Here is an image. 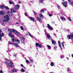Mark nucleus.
<instances>
[{
	"instance_id": "f257e3e1",
	"label": "nucleus",
	"mask_w": 73,
	"mask_h": 73,
	"mask_svg": "<svg viewBox=\"0 0 73 73\" xmlns=\"http://www.w3.org/2000/svg\"><path fill=\"white\" fill-rule=\"evenodd\" d=\"M7 62H5L6 64H7V65L9 66L11 68H13V64L11 61L9 62V60H7Z\"/></svg>"
},
{
	"instance_id": "f03ea898",
	"label": "nucleus",
	"mask_w": 73,
	"mask_h": 73,
	"mask_svg": "<svg viewBox=\"0 0 73 73\" xmlns=\"http://www.w3.org/2000/svg\"><path fill=\"white\" fill-rule=\"evenodd\" d=\"M7 13L8 15L10 16H13V13L12 12L9 11H7Z\"/></svg>"
},
{
	"instance_id": "7ed1b4c3",
	"label": "nucleus",
	"mask_w": 73,
	"mask_h": 73,
	"mask_svg": "<svg viewBox=\"0 0 73 73\" xmlns=\"http://www.w3.org/2000/svg\"><path fill=\"white\" fill-rule=\"evenodd\" d=\"M12 42H16V41H17L19 44H20V40L19 39H17V40L15 38H13L11 39Z\"/></svg>"
},
{
	"instance_id": "20e7f679",
	"label": "nucleus",
	"mask_w": 73,
	"mask_h": 73,
	"mask_svg": "<svg viewBox=\"0 0 73 73\" xmlns=\"http://www.w3.org/2000/svg\"><path fill=\"white\" fill-rule=\"evenodd\" d=\"M35 45L36 46H38V47H39L40 48L42 47V45L41 44H39L38 43H36L35 44Z\"/></svg>"
},
{
	"instance_id": "39448f33",
	"label": "nucleus",
	"mask_w": 73,
	"mask_h": 73,
	"mask_svg": "<svg viewBox=\"0 0 73 73\" xmlns=\"http://www.w3.org/2000/svg\"><path fill=\"white\" fill-rule=\"evenodd\" d=\"M14 7L15 9H19V8H20V5H15Z\"/></svg>"
},
{
	"instance_id": "423d86ee",
	"label": "nucleus",
	"mask_w": 73,
	"mask_h": 73,
	"mask_svg": "<svg viewBox=\"0 0 73 73\" xmlns=\"http://www.w3.org/2000/svg\"><path fill=\"white\" fill-rule=\"evenodd\" d=\"M4 18L5 19V20H8V21H9V16L8 15H7L5 16L4 17Z\"/></svg>"
},
{
	"instance_id": "0eeeda50",
	"label": "nucleus",
	"mask_w": 73,
	"mask_h": 73,
	"mask_svg": "<svg viewBox=\"0 0 73 73\" xmlns=\"http://www.w3.org/2000/svg\"><path fill=\"white\" fill-rule=\"evenodd\" d=\"M4 36V34L3 33H0V40H1L2 37H3Z\"/></svg>"
},
{
	"instance_id": "6e6552de",
	"label": "nucleus",
	"mask_w": 73,
	"mask_h": 73,
	"mask_svg": "<svg viewBox=\"0 0 73 73\" xmlns=\"http://www.w3.org/2000/svg\"><path fill=\"white\" fill-rule=\"evenodd\" d=\"M67 37L68 38V39H70L71 38V37L72 38H73V33L71 34V36H70V35H68L67 36Z\"/></svg>"
},
{
	"instance_id": "1a4fd4ad",
	"label": "nucleus",
	"mask_w": 73,
	"mask_h": 73,
	"mask_svg": "<svg viewBox=\"0 0 73 73\" xmlns=\"http://www.w3.org/2000/svg\"><path fill=\"white\" fill-rule=\"evenodd\" d=\"M63 5L65 7H66V5H67V2L65 1L63 3Z\"/></svg>"
},
{
	"instance_id": "9d476101",
	"label": "nucleus",
	"mask_w": 73,
	"mask_h": 73,
	"mask_svg": "<svg viewBox=\"0 0 73 73\" xmlns=\"http://www.w3.org/2000/svg\"><path fill=\"white\" fill-rule=\"evenodd\" d=\"M47 26H48V28L50 29V30H52V29H53V28H52V27H51L50 25H49V24H47Z\"/></svg>"
},
{
	"instance_id": "9b49d317",
	"label": "nucleus",
	"mask_w": 73,
	"mask_h": 73,
	"mask_svg": "<svg viewBox=\"0 0 73 73\" xmlns=\"http://www.w3.org/2000/svg\"><path fill=\"white\" fill-rule=\"evenodd\" d=\"M4 15H5V13H4V12H3L2 11H0V15L2 16Z\"/></svg>"
},
{
	"instance_id": "f8f14e48",
	"label": "nucleus",
	"mask_w": 73,
	"mask_h": 73,
	"mask_svg": "<svg viewBox=\"0 0 73 73\" xmlns=\"http://www.w3.org/2000/svg\"><path fill=\"white\" fill-rule=\"evenodd\" d=\"M9 36L11 38H14V36L12 35L11 33H9Z\"/></svg>"
},
{
	"instance_id": "ddd939ff",
	"label": "nucleus",
	"mask_w": 73,
	"mask_h": 73,
	"mask_svg": "<svg viewBox=\"0 0 73 73\" xmlns=\"http://www.w3.org/2000/svg\"><path fill=\"white\" fill-rule=\"evenodd\" d=\"M4 8H5V5H2V6H0V8L1 9H4Z\"/></svg>"
},
{
	"instance_id": "4468645a",
	"label": "nucleus",
	"mask_w": 73,
	"mask_h": 73,
	"mask_svg": "<svg viewBox=\"0 0 73 73\" xmlns=\"http://www.w3.org/2000/svg\"><path fill=\"white\" fill-rule=\"evenodd\" d=\"M47 37L48 38L50 39V40H51V36H50V35H49L48 34L47 35Z\"/></svg>"
},
{
	"instance_id": "2eb2a0df",
	"label": "nucleus",
	"mask_w": 73,
	"mask_h": 73,
	"mask_svg": "<svg viewBox=\"0 0 73 73\" xmlns=\"http://www.w3.org/2000/svg\"><path fill=\"white\" fill-rule=\"evenodd\" d=\"M11 12H13V13L16 12V10L13 9H11Z\"/></svg>"
},
{
	"instance_id": "dca6fc26",
	"label": "nucleus",
	"mask_w": 73,
	"mask_h": 73,
	"mask_svg": "<svg viewBox=\"0 0 73 73\" xmlns=\"http://www.w3.org/2000/svg\"><path fill=\"white\" fill-rule=\"evenodd\" d=\"M14 34H15L17 36H19V33L18 31H17L15 32V33H14Z\"/></svg>"
},
{
	"instance_id": "f3484780",
	"label": "nucleus",
	"mask_w": 73,
	"mask_h": 73,
	"mask_svg": "<svg viewBox=\"0 0 73 73\" xmlns=\"http://www.w3.org/2000/svg\"><path fill=\"white\" fill-rule=\"evenodd\" d=\"M29 19L31 20L32 21H34L35 20V19H34V18L32 17H29Z\"/></svg>"
},
{
	"instance_id": "a211bd4d",
	"label": "nucleus",
	"mask_w": 73,
	"mask_h": 73,
	"mask_svg": "<svg viewBox=\"0 0 73 73\" xmlns=\"http://www.w3.org/2000/svg\"><path fill=\"white\" fill-rule=\"evenodd\" d=\"M71 1H72L71 0H68V1L69 2L70 4H73V2H71Z\"/></svg>"
},
{
	"instance_id": "6ab92c4d",
	"label": "nucleus",
	"mask_w": 73,
	"mask_h": 73,
	"mask_svg": "<svg viewBox=\"0 0 73 73\" xmlns=\"http://www.w3.org/2000/svg\"><path fill=\"white\" fill-rule=\"evenodd\" d=\"M60 19H62V20L63 21V20H64V21H65V20H66V19L63 17H61Z\"/></svg>"
},
{
	"instance_id": "aec40b11",
	"label": "nucleus",
	"mask_w": 73,
	"mask_h": 73,
	"mask_svg": "<svg viewBox=\"0 0 73 73\" xmlns=\"http://www.w3.org/2000/svg\"><path fill=\"white\" fill-rule=\"evenodd\" d=\"M39 16L42 19H44V16L42 15V14H40L39 15Z\"/></svg>"
},
{
	"instance_id": "412c9836",
	"label": "nucleus",
	"mask_w": 73,
	"mask_h": 73,
	"mask_svg": "<svg viewBox=\"0 0 73 73\" xmlns=\"http://www.w3.org/2000/svg\"><path fill=\"white\" fill-rule=\"evenodd\" d=\"M51 42H52V44H53V45H55L56 44V42L54 41H53L52 40H51Z\"/></svg>"
},
{
	"instance_id": "4be33fe9",
	"label": "nucleus",
	"mask_w": 73,
	"mask_h": 73,
	"mask_svg": "<svg viewBox=\"0 0 73 73\" xmlns=\"http://www.w3.org/2000/svg\"><path fill=\"white\" fill-rule=\"evenodd\" d=\"M5 8L6 10H7V11H9V9L7 6H5Z\"/></svg>"
},
{
	"instance_id": "5701e85b",
	"label": "nucleus",
	"mask_w": 73,
	"mask_h": 73,
	"mask_svg": "<svg viewBox=\"0 0 73 73\" xmlns=\"http://www.w3.org/2000/svg\"><path fill=\"white\" fill-rule=\"evenodd\" d=\"M13 44L15 46H16V47H19V45L17 43H15V44Z\"/></svg>"
},
{
	"instance_id": "b1692460",
	"label": "nucleus",
	"mask_w": 73,
	"mask_h": 73,
	"mask_svg": "<svg viewBox=\"0 0 73 73\" xmlns=\"http://www.w3.org/2000/svg\"><path fill=\"white\" fill-rule=\"evenodd\" d=\"M50 65L51 66H54V63H53V62H52L50 63Z\"/></svg>"
},
{
	"instance_id": "393cba45",
	"label": "nucleus",
	"mask_w": 73,
	"mask_h": 73,
	"mask_svg": "<svg viewBox=\"0 0 73 73\" xmlns=\"http://www.w3.org/2000/svg\"><path fill=\"white\" fill-rule=\"evenodd\" d=\"M8 20H6V19H5L4 20H3V22L4 23H5V22H7V21H8Z\"/></svg>"
},
{
	"instance_id": "a878e982",
	"label": "nucleus",
	"mask_w": 73,
	"mask_h": 73,
	"mask_svg": "<svg viewBox=\"0 0 73 73\" xmlns=\"http://www.w3.org/2000/svg\"><path fill=\"white\" fill-rule=\"evenodd\" d=\"M36 19L39 21H41V19H39V18L38 17L36 18Z\"/></svg>"
},
{
	"instance_id": "bb28decb",
	"label": "nucleus",
	"mask_w": 73,
	"mask_h": 73,
	"mask_svg": "<svg viewBox=\"0 0 73 73\" xmlns=\"http://www.w3.org/2000/svg\"><path fill=\"white\" fill-rule=\"evenodd\" d=\"M20 28L21 30L22 31H23L24 30V28H23V27L22 26H21L20 27Z\"/></svg>"
},
{
	"instance_id": "cd10ccee",
	"label": "nucleus",
	"mask_w": 73,
	"mask_h": 73,
	"mask_svg": "<svg viewBox=\"0 0 73 73\" xmlns=\"http://www.w3.org/2000/svg\"><path fill=\"white\" fill-rule=\"evenodd\" d=\"M21 72H25V70H24V69H22L21 70Z\"/></svg>"
},
{
	"instance_id": "c85d7f7f",
	"label": "nucleus",
	"mask_w": 73,
	"mask_h": 73,
	"mask_svg": "<svg viewBox=\"0 0 73 73\" xmlns=\"http://www.w3.org/2000/svg\"><path fill=\"white\" fill-rule=\"evenodd\" d=\"M12 32H15V33L16 32V30L15 29H13L12 31Z\"/></svg>"
},
{
	"instance_id": "c756f323",
	"label": "nucleus",
	"mask_w": 73,
	"mask_h": 73,
	"mask_svg": "<svg viewBox=\"0 0 73 73\" xmlns=\"http://www.w3.org/2000/svg\"><path fill=\"white\" fill-rule=\"evenodd\" d=\"M68 19L70 21H72V19H70V17H68Z\"/></svg>"
},
{
	"instance_id": "7c9ffc66",
	"label": "nucleus",
	"mask_w": 73,
	"mask_h": 73,
	"mask_svg": "<svg viewBox=\"0 0 73 73\" xmlns=\"http://www.w3.org/2000/svg\"><path fill=\"white\" fill-rule=\"evenodd\" d=\"M9 44H11V45H12L13 44V43H12V42H9Z\"/></svg>"
},
{
	"instance_id": "2f4dec72",
	"label": "nucleus",
	"mask_w": 73,
	"mask_h": 73,
	"mask_svg": "<svg viewBox=\"0 0 73 73\" xmlns=\"http://www.w3.org/2000/svg\"><path fill=\"white\" fill-rule=\"evenodd\" d=\"M61 44H62V45L63 47H64V43H63V42H62L61 43Z\"/></svg>"
},
{
	"instance_id": "473e14b6",
	"label": "nucleus",
	"mask_w": 73,
	"mask_h": 73,
	"mask_svg": "<svg viewBox=\"0 0 73 73\" xmlns=\"http://www.w3.org/2000/svg\"><path fill=\"white\" fill-rule=\"evenodd\" d=\"M9 3L10 4H12V2L11 1H9Z\"/></svg>"
},
{
	"instance_id": "72a5a7b5",
	"label": "nucleus",
	"mask_w": 73,
	"mask_h": 73,
	"mask_svg": "<svg viewBox=\"0 0 73 73\" xmlns=\"http://www.w3.org/2000/svg\"><path fill=\"white\" fill-rule=\"evenodd\" d=\"M24 14H25V15L27 17H28V15H27V14L26 13H24Z\"/></svg>"
},
{
	"instance_id": "f704fd0d",
	"label": "nucleus",
	"mask_w": 73,
	"mask_h": 73,
	"mask_svg": "<svg viewBox=\"0 0 73 73\" xmlns=\"http://www.w3.org/2000/svg\"><path fill=\"white\" fill-rule=\"evenodd\" d=\"M26 62H27V63H29V60H26Z\"/></svg>"
},
{
	"instance_id": "c9c22d12",
	"label": "nucleus",
	"mask_w": 73,
	"mask_h": 73,
	"mask_svg": "<svg viewBox=\"0 0 73 73\" xmlns=\"http://www.w3.org/2000/svg\"><path fill=\"white\" fill-rule=\"evenodd\" d=\"M60 58H64V55H61L60 56Z\"/></svg>"
},
{
	"instance_id": "e433bc0d",
	"label": "nucleus",
	"mask_w": 73,
	"mask_h": 73,
	"mask_svg": "<svg viewBox=\"0 0 73 73\" xmlns=\"http://www.w3.org/2000/svg\"><path fill=\"white\" fill-rule=\"evenodd\" d=\"M13 72H16V70H15V69H13Z\"/></svg>"
},
{
	"instance_id": "4c0bfd02",
	"label": "nucleus",
	"mask_w": 73,
	"mask_h": 73,
	"mask_svg": "<svg viewBox=\"0 0 73 73\" xmlns=\"http://www.w3.org/2000/svg\"><path fill=\"white\" fill-rule=\"evenodd\" d=\"M47 47L48 48H51V47L49 45H47Z\"/></svg>"
},
{
	"instance_id": "58836bf2",
	"label": "nucleus",
	"mask_w": 73,
	"mask_h": 73,
	"mask_svg": "<svg viewBox=\"0 0 73 73\" xmlns=\"http://www.w3.org/2000/svg\"><path fill=\"white\" fill-rule=\"evenodd\" d=\"M31 62V63H33V60H30Z\"/></svg>"
},
{
	"instance_id": "ea45409f",
	"label": "nucleus",
	"mask_w": 73,
	"mask_h": 73,
	"mask_svg": "<svg viewBox=\"0 0 73 73\" xmlns=\"http://www.w3.org/2000/svg\"><path fill=\"white\" fill-rule=\"evenodd\" d=\"M21 38L22 40H25V38L23 37H22Z\"/></svg>"
},
{
	"instance_id": "a19ab883",
	"label": "nucleus",
	"mask_w": 73,
	"mask_h": 73,
	"mask_svg": "<svg viewBox=\"0 0 73 73\" xmlns=\"http://www.w3.org/2000/svg\"><path fill=\"white\" fill-rule=\"evenodd\" d=\"M40 3H43V1H42V0H40Z\"/></svg>"
},
{
	"instance_id": "79ce46f5",
	"label": "nucleus",
	"mask_w": 73,
	"mask_h": 73,
	"mask_svg": "<svg viewBox=\"0 0 73 73\" xmlns=\"http://www.w3.org/2000/svg\"><path fill=\"white\" fill-rule=\"evenodd\" d=\"M49 16L51 17V16H52V14H50L49 15Z\"/></svg>"
},
{
	"instance_id": "37998d69",
	"label": "nucleus",
	"mask_w": 73,
	"mask_h": 73,
	"mask_svg": "<svg viewBox=\"0 0 73 73\" xmlns=\"http://www.w3.org/2000/svg\"><path fill=\"white\" fill-rule=\"evenodd\" d=\"M35 15H37V13H36V12H35V11H33Z\"/></svg>"
},
{
	"instance_id": "c03bdc74",
	"label": "nucleus",
	"mask_w": 73,
	"mask_h": 73,
	"mask_svg": "<svg viewBox=\"0 0 73 73\" xmlns=\"http://www.w3.org/2000/svg\"><path fill=\"white\" fill-rule=\"evenodd\" d=\"M40 12H44V10L42 9L40 11Z\"/></svg>"
},
{
	"instance_id": "a18cd8bd",
	"label": "nucleus",
	"mask_w": 73,
	"mask_h": 73,
	"mask_svg": "<svg viewBox=\"0 0 73 73\" xmlns=\"http://www.w3.org/2000/svg\"><path fill=\"white\" fill-rule=\"evenodd\" d=\"M29 36H31V37L33 38V36H32V35H31V34L29 33Z\"/></svg>"
},
{
	"instance_id": "49530a36",
	"label": "nucleus",
	"mask_w": 73,
	"mask_h": 73,
	"mask_svg": "<svg viewBox=\"0 0 73 73\" xmlns=\"http://www.w3.org/2000/svg\"><path fill=\"white\" fill-rule=\"evenodd\" d=\"M8 31H9V32H10L11 33V32H12V30H11L9 29L8 30Z\"/></svg>"
},
{
	"instance_id": "de8ad7c7",
	"label": "nucleus",
	"mask_w": 73,
	"mask_h": 73,
	"mask_svg": "<svg viewBox=\"0 0 73 73\" xmlns=\"http://www.w3.org/2000/svg\"><path fill=\"white\" fill-rule=\"evenodd\" d=\"M67 71L68 72H69V71L70 70L69 69V68H67Z\"/></svg>"
},
{
	"instance_id": "09e8293b",
	"label": "nucleus",
	"mask_w": 73,
	"mask_h": 73,
	"mask_svg": "<svg viewBox=\"0 0 73 73\" xmlns=\"http://www.w3.org/2000/svg\"><path fill=\"white\" fill-rule=\"evenodd\" d=\"M59 46L60 48H61V44H59Z\"/></svg>"
},
{
	"instance_id": "8fccbe9b",
	"label": "nucleus",
	"mask_w": 73,
	"mask_h": 73,
	"mask_svg": "<svg viewBox=\"0 0 73 73\" xmlns=\"http://www.w3.org/2000/svg\"><path fill=\"white\" fill-rule=\"evenodd\" d=\"M21 67H23V65L22 64H21Z\"/></svg>"
},
{
	"instance_id": "3c124183",
	"label": "nucleus",
	"mask_w": 73,
	"mask_h": 73,
	"mask_svg": "<svg viewBox=\"0 0 73 73\" xmlns=\"http://www.w3.org/2000/svg\"><path fill=\"white\" fill-rule=\"evenodd\" d=\"M1 32H2V30L1 29H0V33H1Z\"/></svg>"
},
{
	"instance_id": "603ef678",
	"label": "nucleus",
	"mask_w": 73,
	"mask_h": 73,
	"mask_svg": "<svg viewBox=\"0 0 73 73\" xmlns=\"http://www.w3.org/2000/svg\"><path fill=\"white\" fill-rule=\"evenodd\" d=\"M58 44H61V42L60 41H58Z\"/></svg>"
},
{
	"instance_id": "864d4df0",
	"label": "nucleus",
	"mask_w": 73,
	"mask_h": 73,
	"mask_svg": "<svg viewBox=\"0 0 73 73\" xmlns=\"http://www.w3.org/2000/svg\"><path fill=\"white\" fill-rule=\"evenodd\" d=\"M57 7H58V8H59V9H60V6H59V5H58Z\"/></svg>"
},
{
	"instance_id": "5fc2aeb1",
	"label": "nucleus",
	"mask_w": 73,
	"mask_h": 73,
	"mask_svg": "<svg viewBox=\"0 0 73 73\" xmlns=\"http://www.w3.org/2000/svg\"><path fill=\"white\" fill-rule=\"evenodd\" d=\"M0 72L1 73H3V71L2 70H1L0 71Z\"/></svg>"
},
{
	"instance_id": "6e6d98bb",
	"label": "nucleus",
	"mask_w": 73,
	"mask_h": 73,
	"mask_svg": "<svg viewBox=\"0 0 73 73\" xmlns=\"http://www.w3.org/2000/svg\"><path fill=\"white\" fill-rule=\"evenodd\" d=\"M54 50H56V48L55 47H54Z\"/></svg>"
},
{
	"instance_id": "4d7b16f0",
	"label": "nucleus",
	"mask_w": 73,
	"mask_h": 73,
	"mask_svg": "<svg viewBox=\"0 0 73 73\" xmlns=\"http://www.w3.org/2000/svg\"><path fill=\"white\" fill-rule=\"evenodd\" d=\"M16 23V24H19V23L18 22H17Z\"/></svg>"
},
{
	"instance_id": "13d9d810",
	"label": "nucleus",
	"mask_w": 73,
	"mask_h": 73,
	"mask_svg": "<svg viewBox=\"0 0 73 73\" xmlns=\"http://www.w3.org/2000/svg\"><path fill=\"white\" fill-rule=\"evenodd\" d=\"M28 33H27L26 34V36H28Z\"/></svg>"
},
{
	"instance_id": "bf43d9fd",
	"label": "nucleus",
	"mask_w": 73,
	"mask_h": 73,
	"mask_svg": "<svg viewBox=\"0 0 73 73\" xmlns=\"http://www.w3.org/2000/svg\"><path fill=\"white\" fill-rule=\"evenodd\" d=\"M18 2L19 3H21V2H20V1H19Z\"/></svg>"
},
{
	"instance_id": "052dcab7",
	"label": "nucleus",
	"mask_w": 73,
	"mask_h": 73,
	"mask_svg": "<svg viewBox=\"0 0 73 73\" xmlns=\"http://www.w3.org/2000/svg\"><path fill=\"white\" fill-rule=\"evenodd\" d=\"M72 56L73 58V54H72Z\"/></svg>"
},
{
	"instance_id": "680f3d73",
	"label": "nucleus",
	"mask_w": 73,
	"mask_h": 73,
	"mask_svg": "<svg viewBox=\"0 0 73 73\" xmlns=\"http://www.w3.org/2000/svg\"><path fill=\"white\" fill-rule=\"evenodd\" d=\"M52 23H54V22H52Z\"/></svg>"
},
{
	"instance_id": "e2e57ef3",
	"label": "nucleus",
	"mask_w": 73,
	"mask_h": 73,
	"mask_svg": "<svg viewBox=\"0 0 73 73\" xmlns=\"http://www.w3.org/2000/svg\"><path fill=\"white\" fill-rule=\"evenodd\" d=\"M62 0V1H64V0Z\"/></svg>"
},
{
	"instance_id": "0e129e2a",
	"label": "nucleus",
	"mask_w": 73,
	"mask_h": 73,
	"mask_svg": "<svg viewBox=\"0 0 73 73\" xmlns=\"http://www.w3.org/2000/svg\"><path fill=\"white\" fill-rule=\"evenodd\" d=\"M49 73H51V72H50Z\"/></svg>"
}]
</instances>
